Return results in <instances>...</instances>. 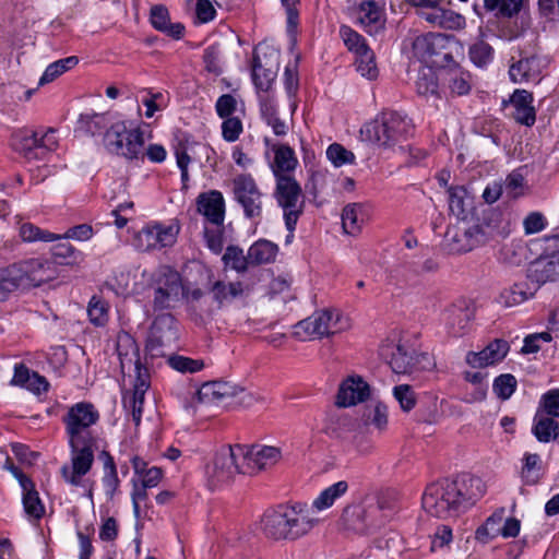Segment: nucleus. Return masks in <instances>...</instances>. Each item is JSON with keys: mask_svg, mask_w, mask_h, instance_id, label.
Listing matches in <instances>:
<instances>
[{"mask_svg": "<svg viewBox=\"0 0 559 559\" xmlns=\"http://www.w3.org/2000/svg\"><path fill=\"white\" fill-rule=\"evenodd\" d=\"M99 419L98 409L88 402L73 404L62 416L71 465H63L61 475L72 486H81L83 477L93 466L98 449L99 433L96 427Z\"/></svg>", "mask_w": 559, "mask_h": 559, "instance_id": "obj_1", "label": "nucleus"}, {"mask_svg": "<svg viewBox=\"0 0 559 559\" xmlns=\"http://www.w3.org/2000/svg\"><path fill=\"white\" fill-rule=\"evenodd\" d=\"M484 493L485 484L479 477L463 474L453 479L443 478L428 485L421 502L426 512L445 519L464 512Z\"/></svg>", "mask_w": 559, "mask_h": 559, "instance_id": "obj_2", "label": "nucleus"}, {"mask_svg": "<svg viewBox=\"0 0 559 559\" xmlns=\"http://www.w3.org/2000/svg\"><path fill=\"white\" fill-rule=\"evenodd\" d=\"M317 524L312 508L305 503L281 504L267 510L262 518L263 533L275 540H297Z\"/></svg>", "mask_w": 559, "mask_h": 559, "instance_id": "obj_3", "label": "nucleus"}, {"mask_svg": "<svg viewBox=\"0 0 559 559\" xmlns=\"http://www.w3.org/2000/svg\"><path fill=\"white\" fill-rule=\"evenodd\" d=\"M509 234V224L502 214L490 211L481 223L449 228L444 236V249L451 254H462L491 241L504 239Z\"/></svg>", "mask_w": 559, "mask_h": 559, "instance_id": "obj_4", "label": "nucleus"}, {"mask_svg": "<svg viewBox=\"0 0 559 559\" xmlns=\"http://www.w3.org/2000/svg\"><path fill=\"white\" fill-rule=\"evenodd\" d=\"M412 129V122L405 115L386 110L366 123L360 132L367 141L386 148L406 140Z\"/></svg>", "mask_w": 559, "mask_h": 559, "instance_id": "obj_5", "label": "nucleus"}, {"mask_svg": "<svg viewBox=\"0 0 559 559\" xmlns=\"http://www.w3.org/2000/svg\"><path fill=\"white\" fill-rule=\"evenodd\" d=\"M45 263L39 259H28L0 270V300L21 287L39 286L48 280Z\"/></svg>", "mask_w": 559, "mask_h": 559, "instance_id": "obj_6", "label": "nucleus"}, {"mask_svg": "<svg viewBox=\"0 0 559 559\" xmlns=\"http://www.w3.org/2000/svg\"><path fill=\"white\" fill-rule=\"evenodd\" d=\"M150 287L154 311L173 309L182 298L185 286L178 271L162 265L151 274Z\"/></svg>", "mask_w": 559, "mask_h": 559, "instance_id": "obj_7", "label": "nucleus"}, {"mask_svg": "<svg viewBox=\"0 0 559 559\" xmlns=\"http://www.w3.org/2000/svg\"><path fill=\"white\" fill-rule=\"evenodd\" d=\"M455 41L452 36L440 33H428L415 38L414 55L430 68H448L454 63L452 48Z\"/></svg>", "mask_w": 559, "mask_h": 559, "instance_id": "obj_8", "label": "nucleus"}, {"mask_svg": "<svg viewBox=\"0 0 559 559\" xmlns=\"http://www.w3.org/2000/svg\"><path fill=\"white\" fill-rule=\"evenodd\" d=\"M243 449L240 444L222 447L206 467L210 486L213 488L229 484L236 475H245Z\"/></svg>", "mask_w": 559, "mask_h": 559, "instance_id": "obj_9", "label": "nucleus"}, {"mask_svg": "<svg viewBox=\"0 0 559 559\" xmlns=\"http://www.w3.org/2000/svg\"><path fill=\"white\" fill-rule=\"evenodd\" d=\"M350 326V321L337 310L316 311L295 325L294 333L300 338H322L341 333Z\"/></svg>", "mask_w": 559, "mask_h": 559, "instance_id": "obj_10", "label": "nucleus"}, {"mask_svg": "<svg viewBox=\"0 0 559 559\" xmlns=\"http://www.w3.org/2000/svg\"><path fill=\"white\" fill-rule=\"evenodd\" d=\"M379 354L389 364L392 371L399 374H411L432 367L428 354H416L414 349L391 340L381 344Z\"/></svg>", "mask_w": 559, "mask_h": 559, "instance_id": "obj_11", "label": "nucleus"}, {"mask_svg": "<svg viewBox=\"0 0 559 559\" xmlns=\"http://www.w3.org/2000/svg\"><path fill=\"white\" fill-rule=\"evenodd\" d=\"M104 142L108 151L128 159L143 155L144 133L141 128L128 130L124 122H117L106 130Z\"/></svg>", "mask_w": 559, "mask_h": 559, "instance_id": "obj_12", "label": "nucleus"}, {"mask_svg": "<svg viewBox=\"0 0 559 559\" xmlns=\"http://www.w3.org/2000/svg\"><path fill=\"white\" fill-rule=\"evenodd\" d=\"M180 225L177 221L169 224L151 222L144 225L134 236V247L143 252L173 247L178 238Z\"/></svg>", "mask_w": 559, "mask_h": 559, "instance_id": "obj_13", "label": "nucleus"}, {"mask_svg": "<svg viewBox=\"0 0 559 559\" xmlns=\"http://www.w3.org/2000/svg\"><path fill=\"white\" fill-rule=\"evenodd\" d=\"M274 197L283 209L286 228L293 233L302 213L301 188L294 177L276 179Z\"/></svg>", "mask_w": 559, "mask_h": 559, "instance_id": "obj_14", "label": "nucleus"}, {"mask_svg": "<svg viewBox=\"0 0 559 559\" xmlns=\"http://www.w3.org/2000/svg\"><path fill=\"white\" fill-rule=\"evenodd\" d=\"M280 69V51L258 46L253 55L252 80L257 92H272Z\"/></svg>", "mask_w": 559, "mask_h": 559, "instance_id": "obj_15", "label": "nucleus"}, {"mask_svg": "<svg viewBox=\"0 0 559 559\" xmlns=\"http://www.w3.org/2000/svg\"><path fill=\"white\" fill-rule=\"evenodd\" d=\"M233 193L249 219H261L263 212V194L255 180L249 174H240L233 179Z\"/></svg>", "mask_w": 559, "mask_h": 559, "instance_id": "obj_16", "label": "nucleus"}, {"mask_svg": "<svg viewBox=\"0 0 559 559\" xmlns=\"http://www.w3.org/2000/svg\"><path fill=\"white\" fill-rule=\"evenodd\" d=\"M527 278L538 285L559 281V235L547 239V252L530 264Z\"/></svg>", "mask_w": 559, "mask_h": 559, "instance_id": "obj_17", "label": "nucleus"}, {"mask_svg": "<svg viewBox=\"0 0 559 559\" xmlns=\"http://www.w3.org/2000/svg\"><path fill=\"white\" fill-rule=\"evenodd\" d=\"M177 338V320L170 313H162L153 321L145 349L152 357L164 356V347L169 346Z\"/></svg>", "mask_w": 559, "mask_h": 559, "instance_id": "obj_18", "label": "nucleus"}, {"mask_svg": "<svg viewBox=\"0 0 559 559\" xmlns=\"http://www.w3.org/2000/svg\"><path fill=\"white\" fill-rule=\"evenodd\" d=\"M240 395V402H245L248 397L251 400L242 388L231 384L226 381H211L202 384L199 390L191 393L192 399L197 400L200 404L218 405L226 403L233 397Z\"/></svg>", "mask_w": 559, "mask_h": 559, "instance_id": "obj_19", "label": "nucleus"}, {"mask_svg": "<svg viewBox=\"0 0 559 559\" xmlns=\"http://www.w3.org/2000/svg\"><path fill=\"white\" fill-rule=\"evenodd\" d=\"M8 468L19 480L22 488V504L27 520L32 523H38L45 516L46 508L39 497V492L36 490L34 481L13 464Z\"/></svg>", "mask_w": 559, "mask_h": 559, "instance_id": "obj_20", "label": "nucleus"}, {"mask_svg": "<svg viewBox=\"0 0 559 559\" xmlns=\"http://www.w3.org/2000/svg\"><path fill=\"white\" fill-rule=\"evenodd\" d=\"M243 449V464L245 475H253L262 469L275 465L281 456V449L270 445H242Z\"/></svg>", "mask_w": 559, "mask_h": 559, "instance_id": "obj_21", "label": "nucleus"}, {"mask_svg": "<svg viewBox=\"0 0 559 559\" xmlns=\"http://www.w3.org/2000/svg\"><path fill=\"white\" fill-rule=\"evenodd\" d=\"M509 352L510 344L507 340L495 338L481 350L468 352L465 356V362L472 368L483 369L501 362Z\"/></svg>", "mask_w": 559, "mask_h": 559, "instance_id": "obj_22", "label": "nucleus"}, {"mask_svg": "<svg viewBox=\"0 0 559 559\" xmlns=\"http://www.w3.org/2000/svg\"><path fill=\"white\" fill-rule=\"evenodd\" d=\"M197 210L212 226L223 227L225 221V200L221 191L210 190L197 198Z\"/></svg>", "mask_w": 559, "mask_h": 559, "instance_id": "obj_23", "label": "nucleus"}, {"mask_svg": "<svg viewBox=\"0 0 559 559\" xmlns=\"http://www.w3.org/2000/svg\"><path fill=\"white\" fill-rule=\"evenodd\" d=\"M370 395L369 384L360 376H350L338 388L336 405L349 407L365 402Z\"/></svg>", "mask_w": 559, "mask_h": 559, "instance_id": "obj_24", "label": "nucleus"}, {"mask_svg": "<svg viewBox=\"0 0 559 559\" xmlns=\"http://www.w3.org/2000/svg\"><path fill=\"white\" fill-rule=\"evenodd\" d=\"M545 67V60L537 55L523 57L510 66L509 76L516 84L537 82Z\"/></svg>", "mask_w": 559, "mask_h": 559, "instance_id": "obj_25", "label": "nucleus"}, {"mask_svg": "<svg viewBox=\"0 0 559 559\" xmlns=\"http://www.w3.org/2000/svg\"><path fill=\"white\" fill-rule=\"evenodd\" d=\"M257 94L262 119L272 128L275 135H285L288 127L286 122L278 117L274 92H257Z\"/></svg>", "mask_w": 559, "mask_h": 559, "instance_id": "obj_26", "label": "nucleus"}, {"mask_svg": "<svg viewBox=\"0 0 559 559\" xmlns=\"http://www.w3.org/2000/svg\"><path fill=\"white\" fill-rule=\"evenodd\" d=\"M358 20L368 34H378L385 25L384 7L374 0L362 1L359 5Z\"/></svg>", "mask_w": 559, "mask_h": 559, "instance_id": "obj_27", "label": "nucleus"}, {"mask_svg": "<svg viewBox=\"0 0 559 559\" xmlns=\"http://www.w3.org/2000/svg\"><path fill=\"white\" fill-rule=\"evenodd\" d=\"M510 103L514 108L513 119L525 127L534 126L536 121V111L533 106V94L526 90H515L510 97Z\"/></svg>", "mask_w": 559, "mask_h": 559, "instance_id": "obj_28", "label": "nucleus"}, {"mask_svg": "<svg viewBox=\"0 0 559 559\" xmlns=\"http://www.w3.org/2000/svg\"><path fill=\"white\" fill-rule=\"evenodd\" d=\"M497 520L490 516L485 524L477 528L476 538L481 542L492 539L497 534L504 538L515 537L520 533L521 522L515 518H508L501 528H496Z\"/></svg>", "mask_w": 559, "mask_h": 559, "instance_id": "obj_29", "label": "nucleus"}, {"mask_svg": "<svg viewBox=\"0 0 559 559\" xmlns=\"http://www.w3.org/2000/svg\"><path fill=\"white\" fill-rule=\"evenodd\" d=\"M274 160L271 164L272 171L276 179L281 177H293L292 173L298 165L294 150L287 144H277L272 147Z\"/></svg>", "mask_w": 559, "mask_h": 559, "instance_id": "obj_30", "label": "nucleus"}, {"mask_svg": "<svg viewBox=\"0 0 559 559\" xmlns=\"http://www.w3.org/2000/svg\"><path fill=\"white\" fill-rule=\"evenodd\" d=\"M472 311L462 306L452 305L448 307L443 313V320L448 331L453 336L465 334L472 320Z\"/></svg>", "mask_w": 559, "mask_h": 559, "instance_id": "obj_31", "label": "nucleus"}, {"mask_svg": "<svg viewBox=\"0 0 559 559\" xmlns=\"http://www.w3.org/2000/svg\"><path fill=\"white\" fill-rule=\"evenodd\" d=\"M444 71V82L452 95L464 96L472 90V75L455 62Z\"/></svg>", "mask_w": 559, "mask_h": 559, "instance_id": "obj_32", "label": "nucleus"}, {"mask_svg": "<svg viewBox=\"0 0 559 559\" xmlns=\"http://www.w3.org/2000/svg\"><path fill=\"white\" fill-rule=\"evenodd\" d=\"M11 144L26 159H40L38 131L20 130L13 134Z\"/></svg>", "mask_w": 559, "mask_h": 559, "instance_id": "obj_33", "label": "nucleus"}, {"mask_svg": "<svg viewBox=\"0 0 559 559\" xmlns=\"http://www.w3.org/2000/svg\"><path fill=\"white\" fill-rule=\"evenodd\" d=\"M116 350L120 360L121 371L131 369L133 362L140 360L139 347L134 338L127 332H121L117 336Z\"/></svg>", "mask_w": 559, "mask_h": 559, "instance_id": "obj_34", "label": "nucleus"}, {"mask_svg": "<svg viewBox=\"0 0 559 559\" xmlns=\"http://www.w3.org/2000/svg\"><path fill=\"white\" fill-rule=\"evenodd\" d=\"M532 433L542 443H549L559 437V423L540 411L534 416Z\"/></svg>", "mask_w": 559, "mask_h": 559, "instance_id": "obj_35", "label": "nucleus"}, {"mask_svg": "<svg viewBox=\"0 0 559 559\" xmlns=\"http://www.w3.org/2000/svg\"><path fill=\"white\" fill-rule=\"evenodd\" d=\"M150 20L155 29L166 33L176 39L183 35L185 27L180 23H170L168 10L162 4L152 7Z\"/></svg>", "mask_w": 559, "mask_h": 559, "instance_id": "obj_36", "label": "nucleus"}, {"mask_svg": "<svg viewBox=\"0 0 559 559\" xmlns=\"http://www.w3.org/2000/svg\"><path fill=\"white\" fill-rule=\"evenodd\" d=\"M534 293L527 282H516L501 290L498 301L504 307H514L533 297Z\"/></svg>", "mask_w": 559, "mask_h": 559, "instance_id": "obj_37", "label": "nucleus"}, {"mask_svg": "<svg viewBox=\"0 0 559 559\" xmlns=\"http://www.w3.org/2000/svg\"><path fill=\"white\" fill-rule=\"evenodd\" d=\"M365 223L364 206L359 203L347 204L342 212V226L344 233L350 236H357Z\"/></svg>", "mask_w": 559, "mask_h": 559, "instance_id": "obj_38", "label": "nucleus"}, {"mask_svg": "<svg viewBox=\"0 0 559 559\" xmlns=\"http://www.w3.org/2000/svg\"><path fill=\"white\" fill-rule=\"evenodd\" d=\"M277 252L278 247L276 243L266 239H260L249 248L248 259L250 264L253 265L266 264L275 260Z\"/></svg>", "mask_w": 559, "mask_h": 559, "instance_id": "obj_39", "label": "nucleus"}, {"mask_svg": "<svg viewBox=\"0 0 559 559\" xmlns=\"http://www.w3.org/2000/svg\"><path fill=\"white\" fill-rule=\"evenodd\" d=\"M51 255L57 263L69 266H78L85 260L84 253L67 241L56 243Z\"/></svg>", "mask_w": 559, "mask_h": 559, "instance_id": "obj_40", "label": "nucleus"}, {"mask_svg": "<svg viewBox=\"0 0 559 559\" xmlns=\"http://www.w3.org/2000/svg\"><path fill=\"white\" fill-rule=\"evenodd\" d=\"M209 290L212 294L213 300L216 301L218 306H222L240 296L243 288L240 282L225 283L223 281H215L210 285Z\"/></svg>", "mask_w": 559, "mask_h": 559, "instance_id": "obj_41", "label": "nucleus"}, {"mask_svg": "<svg viewBox=\"0 0 559 559\" xmlns=\"http://www.w3.org/2000/svg\"><path fill=\"white\" fill-rule=\"evenodd\" d=\"M348 490V484L345 480H340L328 488L313 500L312 508L322 511L333 506L335 500L344 496Z\"/></svg>", "mask_w": 559, "mask_h": 559, "instance_id": "obj_42", "label": "nucleus"}, {"mask_svg": "<svg viewBox=\"0 0 559 559\" xmlns=\"http://www.w3.org/2000/svg\"><path fill=\"white\" fill-rule=\"evenodd\" d=\"M542 459L537 453H524L522 459L521 477L527 485H535L540 479Z\"/></svg>", "mask_w": 559, "mask_h": 559, "instance_id": "obj_43", "label": "nucleus"}, {"mask_svg": "<svg viewBox=\"0 0 559 559\" xmlns=\"http://www.w3.org/2000/svg\"><path fill=\"white\" fill-rule=\"evenodd\" d=\"M99 457L104 464L103 485L106 489V492L112 497L120 485L116 463L114 457L107 451H102Z\"/></svg>", "mask_w": 559, "mask_h": 559, "instance_id": "obj_44", "label": "nucleus"}, {"mask_svg": "<svg viewBox=\"0 0 559 559\" xmlns=\"http://www.w3.org/2000/svg\"><path fill=\"white\" fill-rule=\"evenodd\" d=\"M108 117L105 114H84L78 121V129L86 134H100L108 127Z\"/></svg>", "mask_w": 559, "mask_h": 559, "instance_id": "obj_45", "label": "nucleus"}, {"mask_svg": "<svg viewBox=\"0 0 559 559\" xmlns=\"http://www.w3.org/2000/svg\"><path fill=\"white\" fill-rule=\"evenodd\" d=\"M79 63V58L70 56L50 63L39 79L38 85L52 82L66 71L73 69Z\"/></svg>", "mask_w": 559, "mask_h": 559, "instance_id": "obj_46", "label": "nucleus"}, {"mask_svg": "<svg viewBox=\"0 0 559 559\" xmlns=\"http://www.w3.org/2000/svg\"><path fill=\"white\" fill-rule=\"evenodd\" d=\"M522 0H484V8L499 17H512L522 8Z\"/></svg>", "mask_w": 559, "mask_h": 559, "instance_id": "obj_47", "label": "nucleus"}, {"mask_svg": "<svg viewBox=\"0 0 559 559\" xmlns=\"http://www.w3.org/2000/svg\"><path fill=\"white\" fill-rule=\"evenodd\" d=\"M20 236L26 242H52L60 240V235L41 229L32 223H24L20 227Z\"/></svg>", "mask_w": 559, "mask_h": 559, "instance_id": "obj_48", "label": "nucleus"}, {"mask_svg": "<svg viewBox=\"0 0 559 559\" xmlns=\"http://www.w3.org/2000/svg\"><path fill=\"white\" fill-rule=\"evenodd\" d=\"M493 48L483 39L469 46L468 56L471 61L478 68L487 67L493 59Z\"/></svg>", "mask_w": 559, "mask_h": 559, "instance_id": "obj_49", "label": "nucleus"}, {"mask_svg": "<svg viewBox=\"0 0 559 559\" xmlns=\"http://www.w3.org/2000/svg\"><path fill=\"white\" fill-rule=\"evenodd\" d=\"M415 85L418 95L439 98L438 79L431 69L419 72Z\"/></svg>", "mask_w": 559, "mask_h": 559, "instance_id": "obj_50", "label": "nucleus"}, {"mask_svg": "<svg viewBox=\"0 0 559 559\" xmlns=\"http://www.w3.org/2000/svg\"><path fill=\"white\" fill-rule=\"evenodd\" d=\"M340 36L347 49L354 52L356 57L369 49L366 39L347 25H342L340 27Z\"/></svg>", "mask_w": 559, "mask_h": 559, "instance_id": "obj_51", "label": "nucleus"}, {"mask_svg": "<svg viewBox=\"0 0 559 559\" xmlns=\"http://www.w3.org/2000/svg\"><path fill=\"white\" fill-rule=\"evenodd\" d=\"M355 64L357 72H359L361 76L368 80L378 78L379 70L376 63V57L370 48L356 57Z\"/></svg>", "mask_w": 559, "mask_h": 559, "instance_id": "obj_52", "label": "nucleus"}, {"mask_svg": "<svg viewBox=\"0 0 559 559\" xmlns=\"http://www.w3.org/2000/svg\"><path fill=\"white\" fill-rule=\"evenodd\" d=\"M88 319L95 326H104L108 322V305L105 300L93 296L87 307Z\"/></svg>", "mask_w": 559, "mask_h": 559, "instance_id": "obj_53", "label": "nucleus"}, {"mask_svg": "<svg viewBox=\"0 0 559 559\" xmlns=\"http://www.w3.org/2000/svg\"><path fill=\"white\" fill-rule=\"evenodd\" d=\"M518 385L515 377L511 373H503L493 380L492 390L495 394L506 401L512 396Z\"/></svg>", "mask_w": 559, "mask_h": 559, "instance_id": "obj_54", "label": "nucleus"}, {"mask_svg": "<svg viewBox=\"0 0 559 559\" xmlns=\"http://www.w3.org/2000/svg\"><path fill=\"white\" fill-rule=\"evenodd\" d=\"M168 365L181 373H194L203 369L204 362L201 359L174 355L168 358Z\"/></svg>", "mask_w": 559, "mask_h": 559, "instance_id": "obj_55", "label": "nucleus"}, {"mask_svg": "<svg viewBox=\"0 0 559 559\" xmlns=\"http://www.w3.org/2000/svg\"><path fill=\"white\" fill-rule=\"evenodd\" d=\"M223 261L226 265H230L231 269L237 272H245L250 264L248 254L245 255L242 249L236 246H228L223 255Z\"/></svg>", "mask_w": 559, "mask_h": 559, "instance_id": "obj_56", "label": "nucleus"}, {"mask_svg": "<svg viewBox=\"0 0 559 559\" xmlns=\"http://www.w3.org/2000/svg\"><path fill=\"white\" fill-rule=\"evenodd\" d=\"M326 156L335 167L355 163L354 153L338 143H333L326 148Z\"/></svg>", "mask_w": 559, "mask_h": 559, "instance_id": "obj_57", "label": "nucleus"}, {"mask_svg": "<svg viewBox=\"0 0 559 559\" xmlns=\"http://www.w3.org/2000/svg\"><path fill=\"white\" fill-rule=\"evenodd\" d=\"M393 395L399 402L403 412H411L417 403L416 393L408 384H400L394 386Z\"/></svg>", "mask_w": 559, "mask_h": 559, "instance_id": "obj_58", "label": "nucleus"}, {"mask_svg": "<svg viewBox=\"0 0 559 559\" xmlns=\"http://www.w3.org/2000/svg\"><path fill=\"white\" fill-rule=\"evenodd\" d=\"M543 415L551 418L559 417V390H549L543 394L539 403V409Z\"/></svg>", "mask_w": 559, "mask_h": 559, "instance_id": "obj_59", "label": "nucleus"}, {"mask_svg": "<svg viewBox=\"0 0 559 559\" xmlns=\"http://www.w3.org/2000/svg\"><path fill=\"white\" fill-rule=\"evenodd\" d=\"M367 423L382 431L388 426V407L381 402L373 405L366 418Z\"/></svg>", "mask_w": 559, "mask_h": 559, "instance_id": "obj_60", "label": "nucleus"}, {"mask_svg": "<svg viewBox=\"0 0 559 559\" xmlns=\"http://www.w3.org/2000/svg\"><path fill=\"white\" fill-rule=\"evenodd\" d=\"M222 136L227 142H235L242 132V122L238 117L222 118Z\"/></svg>", "mask_w": 559, "mask_h": 559, "instance_id": "obj_61", "label": "nucleus"}, {"mask_svg": "<svg viewBox=\"0 0 559 559\" xmlns=\"http://www.w3.org/2000/svg\"><path fill=\"white\" fill-rule=\"evenodd\" d=\"M452 539V530L448 525H440L432 535L430 550L435 552L443 548H449Z\"/></svg>", "mask_w": 559, "mask_h": 559, "instance_id": "obj_62", "label": "nucleus"}, {"mask_svg": "<svg viewBox=\"0 0 559 559\" xmlns=\"http://www.w3.org/2000/svg\"><path fill=\"white\" fill-rule=\"evenodd\" d=\"M552 336L549 332L533 333L524 338L521 349L522 354H534L540 349V343L551 342Z\"/></svg>", "mask_w": 559, "mask_h": 559, "instance_id": "obj_63", "label": "nucleus"}, {"mask_svg": "<svg viewBox=\"0 0 559 559\" xmlns=\"http://www.w3.org/2000/svg\"><path fill=\"white\" fill-rule=\"evenodd\" d=\"M238 102L231 94L221 95L215 103V110L219 118L233 117L237 110Z\"/></svg>", "mask_w": 559, "mask_h": 559, "instance_id": "obj_64", "label": "nucleus"}]
</instances>
